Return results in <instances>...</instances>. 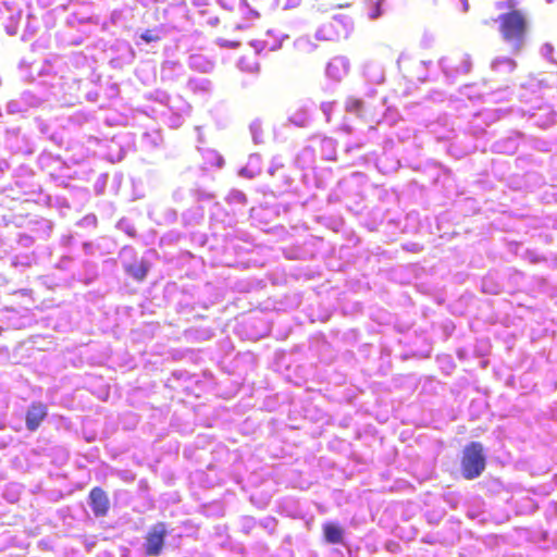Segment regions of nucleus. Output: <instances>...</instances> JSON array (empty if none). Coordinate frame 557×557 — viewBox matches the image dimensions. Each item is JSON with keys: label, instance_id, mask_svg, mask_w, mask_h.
<instances>
[{"label": "nucleus", "instance_id": "obj_1", "mask_svg": "<svg viewBox=\"0 0 557 557\" xmlns=\"http://www.w3.org/2000/svg\"><path fill=\"white\" fill-rule=\"evenodd\" d=\"M499 32L512 51L519 52L524 45L527 33V15L519 10H512L498 17Z\"/></svg>", "mask_w": 557, "mask_h": 557}, {"label": "nucleus", "instance_id": "obj_2", "mask_svg": "<svg viewBox=\"0 0 557 557\" xmlns=\"http://www.w3.org/2000/svg\"><path fill=\"white\" fill-rule=\"evenodd\" d=\"M486 465V457L483 445L479 442H472L463 449L461 459L462 475L468 480H473L481 475Z\"/></svg>", "mask_w": 557, "mask_h": 557}, {"label": "nucleus", "instance_id": "obj_3", "mask_svg": "<svg viewBox=\"0 0 557 557\" xmlns=\"http://www.w3.org/2000/svg\"><path fill=\"white\" fill-rule=\"evenodd\" d=\"M354 28L352 21L349 16L338 14L334 15L330 21L322 24L315 32L318 40L335 41L347 38Z\"/></svg>", "mask_w": 557, "mask_h": 557}, {"label": "nucleus", "instance_id": "obj_4", "mask_svg": "<svg viewBox=\"0 0 557 557\" xmlns=\"http://www.w3.org/2000/svg\"><path fill=\"white\" fill-rule=\"evenodd\" d=\"M168 534L169 529L166 523L158 522L151 525L143 544L145 554L149 557H159L162 554Z\"/></svg>", "mask_w": 557, "mask_h": 557}, {"label": "nucleus", "instance_id": "obj_5", "mask_svg": "<svg viewBox=\"0 0 557 557\" xmlns=\"http://www.w3.org/2000/svg\"><path fill=\"white\" fill-rule=\"evenodd\" d=\"M88 505L96 517H104L110 508L107 493L100 487H94L89 492Z\"/></svg>", "mask_w": 557, "mask_h": 557}, {"label": "nucleus", "instance_id": "obj_6", "mask_svg": "<svg viewBox=\"0 0 557 557\" xmlns=\"http://www.w3.org/2000/svg\"><path fill=\"white\" fill-rule=\"evenodd\" d=\"M164 99L170 111L173 113V116L171 117V126L178 127L183 122L184 114L189 112L190 107L180 97L170 98L169 96H164Z\"/></svg>", "mask_w": 557, "mask_h": 557}, {"label": "nucleus", "instance_id": "obj_7", "mask_svg": "<svg viewBox=\"0 0 557 557\" xmlns=\"http://www.w3.org/2000/svg\"><path fill=\"white\" fill-rule=\"evenodd\" d=\"M349 71V61L345 57H335L326 65V76L335 82L342 81Z\"/></svg>", "mask_w": 557, "mask_h": 557}, {"label": "nucleus", "instance_id": "obj_8", "mask_svg": "<svg viewBox=\"0 0 557 557\" xmlns=\"http://www.w3.org/2000/svg\"><path fill=\"white\" fill-rule=\"evenodd\" d=\"M440 66L447 78H455L459 74H467L471 71V60L469 55H463L460 64L453 66L447 58L440 60Z\"/></svg>", "mask_w": 557, "mask_h": 557}, {"label": "nucleus", "instance_id": "obj_9", "mask_svg": "<svg viewBox=\"0 0 557 557\" xmlns=\"http://www.w3.org/2000/svg\"><path fill=\"white\" fill-rule=\"evenodd\" d=\"M312 111H313V103H311V102L300 103L289 114L288 122L298 127H306L310 122Z\"/></svg>", "mask_w": 557, "mask_h": 557}, {"label": "nucleus", "instance_id": "obj_10", "mask_svg": "<svg viewBox=\"0 0 557 557\" xmlns=\"http://www.w3.org/2000/svg\"><path fill=\"white\" fill-rule=\"evenodd\" d=\"M47 416V407L41 403H34L26 413V428L28 431H36Z\"/></svg>", "mask_w": 557, "mask_h": 557}, {"label": "nucleus", "instance_id": "obj_11", "mask_svg": "<svg viewBox=\"0 0 557 557\" xmlns=\"http://www.w3.org/2000/svg\"><path fill=\"white\" fill-rule=\"evenodd\" d=\"M184 75V66L182 63L173 60L163 62L161 66L162 81L175 82Z\"/></svg>", "mask_w": 557, "mask_h": 557}, {"label": "nucleus", "instance_id": "obj_12", "mask_svg": "<svg viewBox=\"0 0 557 557\" xmlns=\"http://www.w3.org/2000/svg\"><path fill=\"white\" fill-rule=\"evenodd\" d=\"M386 0H366L364 1V13L371 21H375L383 16Z\"/></svg>", "mask_w": 557, "mask_h": 557}, {"label": "nucleus", "instance_id": "obj_13", "mask_svg": "<svg viewBox=\"0 0 557 557\" xmlns=\"http://www.w3.org/2000/svg\"><path fill=\"white\" fill-rule=\"evenodd\" d=\"M187 87L194 94H198L201 96H207L212 90V84L210 79L205 77H194L189 78L187 83Z\"/></svg>", "mask_w": 557, "mask_h": 557}, {"label": "nucleus", "instance_id": "obj_14", "mask_svg": "<svg viewBox=\"0 0 557 557\" xmlns=\"http://www.w3.org/2000/svg\"><path fill=\"white\" fill-rule=\"evenodd\" d=\"M188 66L194 71L209 73L213 70L214 64L201 54H193L189 57Z\"/></svg>", "mask_w": 557, "mask_h": 557}, {"label": "nucleus", "instance_id": "obj_15", "mask_svg": "<svg viewBox=\"0 0 557 557\" xmlns=\"http://www.w3.org/2000/svg\"><path fill=\"white\" fill-rule=\"evenodd\" d=\"M319 150L321 158L324 160H335L336 141L333 138L324 137L319 140Z\"/></svg>", "mask_w": 557, "mask_h": 557}, {"label": "nucleus", "instance_id": "obj_16", "mask_svg": "<svg viewBox=\"0 0 557 557\" xmlns=\"http://www.w3.org/2000/svg\"><path fill=\"white\" fill-rule=\"evenodd\" d=\"M296 163L302 169L312 168L315 163V149L311 146L305 147L297 154Z\"/></svg>", "mask_w": 557, "mask_h": 557}, {"label": "nucleus", "instance_id": "obj_17", "mask_svg": "<svg viewBox=\"0 0 557 557\" xmlns=\"http://www.w3.org/2000/svg\"><path fill=\"white\" fill-rule=\"evenodd\" d=\"M261 172V157L257 153L249 156L248 163L242 169L240 174L246 177H255Z\"/></svg>", "mask_w": 557, "mask_h": 557}, {"label": "nucleus", "instance_id": "obj_18", "mask_svg": "<svg viewBox=\"0 0 557 557\" xmlns=\"http://www.w3.org/2000/svg\"><path fill=\"white\" fill-rule=\"evenodd\" d=\"M124 269L131 276H133L137 281H143L148 273V265L144 261L134 263L124 262Z\"/></svg>", "mask_w": 557, "mask_h": 557}, {"label": "nucleus", "instance_id": "obj_19", "mask_svg": "<svg viewBox=\"0 0 557 557\" xmlns=\"http://www.w3.org/2000/svg\"><path fill=\"white\" fill-rule=\"evenodd\" d=\"M324 536L331 544H338L343 540V530L334 523H325L323 525Z\"/></svg>", "mask_w": 557, "mask_h": 557}, {"label": "nucleus", "instance_id": "obj_20", "mask_svg": "<svg viewBox=\"0 0 557 557\" xmlns=\"http://www.w3.org/2000/svg\"><path fill=\"white\" fill-rule=\"evenodd\" d=\"M516 67V62L506 57H500L492 62V69L494 71L512 72Z\"/></svg>", "mask_w": 557, "mask_h": 557}, {"label": "nucleus", "instance_id": "obj_21", "mask_svg": "<svg viewBox=\"0 0 557 557\" xmlns=\"http://www.w3.org/2000/svg\"><path fill=\"white\" fill-rule=\"evenodd\" d=\"M243 17L247 21H255L259 17L257 10L250 8L247 0H239L237 9Z\"/></svg>", "mask_w": 557, "mask_h": 557}, {"label": "nucleus", "instance_id": "obj_22", "mask_svg": "<svg viewBox=\"0 0 557 557\" xmlns=\"http://www.w3.org/2000/svg\"><path fill=\"white\" fill-rule=\"evenodd\" d=\"M203 158L211 165L222 168L224 164L223 158L215 150H206Z\"/></svg>", "mask_w": 557, "mask_h": 557}, {"label": "nucleus", "instance_id": "obj_23", "mask_svg": "<svg viewBox=\"0 0 557 557\" xmlns=\"http://www.w3.org/2000/svg\"><path fill=\"white\" fill-rule=\"evenodd\" d=\"M362 108L363 102L360 99L350 97L346 100V110L350 113L359 115L362 111Z\"/></svg>", "mask_w": 557, "mask_h": 557}, {"label": "nucleus", "instance_id": "obj_24", "mask_svg": "<svg viewBox=\"0 0 557 557\" xmlns=\"http://www.w3.org/2000/svg\"><path fill=\"white\" fill-rule=\"evenodd\" d=\"M258 525V521L249 516H245L240 519V530L245 534H250L251 531Z\"/></svg>", "mask_w": 557, "mask_h": 557}, {"label": "nucleus", "instance_id": "obj_25", "mask_svg": "<svg viewBox=\"0 0 557 557\" xmlns=\"http://www.w3.org/2000/svg\"><path fill=\"white\" fill-rule=\"evenodd\" d=\"M296 47L305 52H312L317 49V45L309 37H300L295 42Z\"/></svg>", "mask_w": 557, "mask_h": 557}, {"label": "nucleus", "instance_id": "obj_26", "mask_svg": "<svg viewBox=\"0 0 557 557\" xmlns=\"http://www.w3.org/2000/svg\"><path fill=\"white\" fill-rule=\"evenodd\" d=\"M258 525L268 531L269 534H273L276 528V520L273 517H265L258 521Z\"/></svg>", "mask_w": 557, "mask_h": 557}, {"label": "nucleus", "instance_id": "obj_27", "mask_svg": "<svg viewBox=\"0 0 557 557\" xmlns=\"http://www.w3.org/2000/svg\"><path fill=\"white\" fill-rule=\"evenodd\" d=\"M117 227L126 233L129 237H134L136 235L135 227L125 219L119 221Z\"/></svg>", "mask_w": 557, "mask_h": 557}, {"label": "nucleus", "instance_id": "obj_28", "mask_svg": "<svg viewBox=\"0 0 557 557\" xmlns=\"http://www.w3.org/2000/svg\"><path fill=\"white\" fill-rule=\"evenodd\" d=\"M300 2L301 0H274L275 5L282 10L296 8Z\"/></svg>", "mask_w": 557, "mask_h": 557}, {"label": "nucleus", "instance_id": "obj_29", "mask_svg": "<svg viewBox=\"0 0 557 557\" xmlns=\"http://www.w3.org/2000/svg\"><path fill=\"white\" fill-rule=\"evenodd\" d=\"M218 4L227 11H234L238 7L239 0H216Z\"/></svg>", "mask_w": 557, "mask_h": 557}, {"label": "nucleus", "instance_id": "obj_30", "mask_svg": "<svg viewBox=\"0 0 557 557\" xmlns=\"http://www.w3.org/2000/svg\"><path fill=\"white\" fill-rule=\"evenodd\" d=\"M141 39L146 42H152L160 40V36L154 30H146L141 34Z\"/></svg>", "mask_w": 557, "mask_h": 557}, {"label": "nucleus", "instance_id": "obj_31", "mask_svg": "<svg viewBox=\"0 0 557 557\" xmlns=\"http://www.w3.org/2000/svg\"><path fill=\"white\" fill-rule=\"evenodd\" d=\"M454 2V8L456 10H459L462 13L468 12L469 10V2L468 0H451Z\"/></svg>", "mask_w": 557, "mask_h": 557}, {"label": "nucleus", "instance_id": "obj_32", "mask_svg": "<svg viewBox=\"0 0 557 557\" xmlns=\"http://www.w3.org/2000/svg\"><path fill=\"white\" fill-rule=\"evenodd\" d=\"M230 197L232 198V200L238 202V203H244L246 201V196L244 193L239 191V190H233L231 194H230Z\"/></svg>", "mask_w": 557, "mask_h": 557}, {"label": "nucleus", "instance_id": "obj_33", "mask_svg": "<svg viewBox=\"0 0 557 557\" xmlns=\"http://www.w3.org/2000/svg\"><path fill=\"white\" fill-rule=\"evenodd\" d=\"M218 45L220 47H223V48H237L239 46V42L238 41H231V40H227V39H218Z\"/></svg>", "mask_w": 557, "mask_h": 557}, {"label": "nucleus", "instance_id": "obj_34", "mask_svg": "<svg viewBox=\"0 0 557 557\" xmlns=\"http://www.w3.org/2000/svg\"><path fill=\"white\" fill-rule=\"evenodd\" d=\"M553 51H554V48H553V46L550 44H544L541 47V54L545 59H549L552 57Z\"/></svg>", "mask_w": 557, "mask_h": 557}, {"label": "nucleus", "instance_id": "obj_35", "mask_svg": "<svg viewBox=\"0 0 557 557\" xmlns=\"http://www.w3.org/2000/svg\"><path fill=\"white\" fill-rule=\"evenodd\" d=\"M333 107H334L333 102H323V103H321V111L323 112V114L326 116L327 120H329L330 114H331V112L333 110Z\"/></svg>", "mask_w": 557, "mask_h": 557}, {"label": "nucleus", "instance_id": "obj_36", "mask_svg": "<svg viewBox=\"0 0 557 557\" xmlns=\"http://www.w3.org/2000/svg\"><path fill=\"white\" fill-rule=\"evenodd\" d=\"M490 284V280L485 278L483 280V283H482V290L484 293H492V294H496L498 293V288H494L492 287V285H488Z\"/></svg>", "mask_w": 557, "mask_h": 557}, {"label": "nucleus", "instance_id": "obj_37", "mask_svg": "<svg viewBox=\"0 0 557 557\" xmlns=\"http://www.w3.org/2000/svg\"><path fill=\"white\" fill-rule=\"evenodd\" d=\"M244 63H245V58H242L238 62V65L242 70H247L249 72H253V71H257L258 70V65L257 63L252 64V65H249L247 67H244Z\"/></svg>", "mask_w": 557, "mask_h": 557}, {"label": "nucleus", "instance_id": "obj_38", "mask_svg": "<svg viewBox=\"0 0 557 557\" xmlns=\"http://www.w3.org/2000/svg\"><path fill=\"white\" fill-rule=\"evenodd\" d=\"M8 111L9 113H16V112H20L21 109H20V106L16 101H11L8 103Z\"/></svg>", "mask_w": 557, "mask_h": 557}, {"label": "nucleus", "instance_id": "obj_39", "mask_svg": "<svg viewBox=\"0 0 557 557\" xmlns=\"http://www.w3.org/2000/svg\"><path fill=\"white\" fill-rule=\"evenodd\" d=\"M267 44L265 42H262V41H256V42H251V46L255 48L256 52L257 53H260L261 50L264 48Z\"/></svg>", "mask_w": 557, "mask_h": 557}, {"label": "nucleus", "instance_id": "obj_40", "mask_svg": "<svg viewBox=\"0 0 557 557\" xmlns=\"http://www.w3.org/2000/svg\"><path fill=\"white\" fill-rule=\"evenodd\" d=\"M208 24H210L211 26H216L219 24V18L218 17H211L208 20Z\"/></svg>", "mask_w": 557, "mask_h": 557}, {"label": "nucleus", "instance_id": "obj_41", "mask_svg": "<svg viewBox=\"0 0 557 557\" xmlns=\"http://www.w3.org/2000/svg\"><path fill=\"white\" fill-rule=\"evenodd\" d=\"M90 247H91V244H90V243H85V244H84V250H85V252H86V253H89V249H90Z\"/></svg>", "mask_w": 557, "mask_h": 557}, {"label": "nucleus", "instance_id": "obj_42", "mask_svg": "<svg viewBox=\"0 0 557 557\" xmlns=\"http://www.w3.org/2000/svg\"><path fill=\"white\" fill-rule=\"evenodd\" d=\"M132 252H133V250L131 248L125 247V248H123L121 253H122V256H125L126 253H132Z\"/></svg>", "mask_w": 557, "mask_h": 557}, {"label": "nucleus", "instance_id": "obj_43", "mask_svg": "<svg viewBox=\"0 0 557 557\" xmlns=\"http://www.w3.org/2000/svg\"><path fill=\"white\" fill-rule=\"evenodd\" d=\"M255 127H256V126H255V124H252V125L250 126V128H251V131H252V133H253V140L257 143V141H258V138H257V134H256V132H255Z\"/></svg>", "mask_w": 557, "mask_h": 557}, {"label": "nucleus", "instance_id": "obj_44", "mask_svg": "<svg viewBox=\"0 0 557 557\" xmlns=\"http://www.w3.org/2000/svg\"><path fill=\"white\" fill-rule=\"evenodd\" d=\"M280 47H281V41L277 45L275 44V45L270 46L269 49L270 50H275V49L280 48Z\"/></svg>", "mask_w": 557, "mask_h": 557}, {"label": "nucleus", "instance_id": "obj_45", "mask_svg": "<svg viewBox=\"0 0 557 557\" xmlns=\"http://www.w3.org/2000/svg\"><path fill=\"white\" fill-rule=\"evenodd\" d=\"M160 139L159 135H156V138L153 139V145L158 146V140Z\"/></svg>", "mask_w": 557, "mask_h": 557}, {"label": "nucleus", "instance_id": "obj_46", "mask_svg": "<svg viewBox=\"0 0 557 557\" xmlns=\"http://www.w3.org/2000/svg\"><path fill=\"white\" fill-rule=\"evenodd\" d=\"M382 81H383V75H382V73H380L376 82L381 83Z\"/></svg>", "mask_w": 557, "mask_h": 557}, {"label": "nucleus", "instance_id": "obj_47", "mask_svg": "<svg viewBox=\"0 0 557 557\" xmlns=\"http://www.w3.org/2000/svg\"><path fill=\"white\" fill-rule=\"evenodd\" d=\"M426 64H428V63H426L425 61H421V62H420V65H422V66H426Z\"/></svg>", "mask_w": 557, "mask_h": 557}, {"label": "nucleus", "instance_id": "obj_48", "mask_svg": "<svg viewBox=\"0 0 557 557\" xmlns=\"http://www.w3.org/2000/svg\"><path fill=\"white\" fill-rule=\"evenodd\" d=\"M433 4H436L437 3V0H431Z\"/></svg>", "mask_w": 557, "mask_h": 557}, {"label": "nucleus", "instance_id": "obj_49", "mask_svg": "<svg viewBox=\"0 0 557 557\" xmlns=\"http://www.w3.org/2000/svg\"><path fill=\"white\" fill-rule=\"evenodd\" d=\"M548 3H550L553 0H546Z\"/></svg>", "mask_w": 557, "mask_h": 557}]
</instances>
